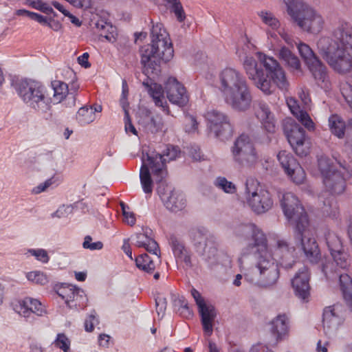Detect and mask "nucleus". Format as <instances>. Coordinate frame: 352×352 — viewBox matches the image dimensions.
Returning a JSON list of instances; mask_svg holds the SVG:
<instances>
[{
	"instance_id": "nucleus-1",
	"label": "nucleus",
	"mask_w": 352,
	"mask_h": 352,
	"mask_svg": "<svg viewBox=\"0 0 352 352\" xmlns=\"http://www.w3.org/2000/svg\"><path fill=\"white\" fill-rule=\"evenodd\" d=\"M319 53L329 67L339 74L352 71V27L339 21L331 37H322L318 43Z\"/></svg>"
},
{
	"instance_id": "nucleus-2",
	"label": "nucleus",
	"mask_w": 352,
	"mask_h": 352,
	"mask_svg": "<svg viewBox=\"0 0 352 352\" xmlns=\"http://www.w3.org/2000/svg\"><path fill=\"white\" fill-rule=\"evenodd\" d=\"M280 206L288 221L295 226L294 239L311 263H317L321 257L316 239L309 229L307 214L298 198L292 192H286L280 200Z\"/></svg>"
},
{
	"instance_id": "nucleus-3",
	"label": "nucleus",
	"mask_w": 352,
	"mask_h": 352,
	"mask_svg": "<svg viewBox=\"0 0 352 352\" xmlns=\"http://www.w3.org/2000/svg\"><path fill=\"white\" fill-rule=\"evenodd\" d=\"M151 43L140 49L142 72L146 76H157L162 61L167 62L173 56L172 43L163 25L157 23L151 30Z\"/></svg>"
},
{
	"instance_id": "nucleus-4",
	"label": "nucleus",
	"mask_w": 352,
	"mask_h": 352,
	"mask_svg": "<svg viewBox=\"0 0 352 352\" xmlns=\"http://www.w3.org/2000/svg\"><path fill=\"white\" fill-rule=\"evenodd\" d=\"M219 90L225 102L234 111L245 112L252 102L251 88L245 76L239 71L227 67L219 76Z\"/></svg>"
},
{
	"instance_id": "nucleus-5",
	"label": "nucleus",
	"mask_w": 352,
	"mask_h": 352,
	"mask_svg": "<svg viewBox=\"0 0 352 352\" xmlns=\"http://www.w3.org/2000/svg\"><path fill=\"white\" fill-rule=\"evenodd\" d=\"M16 91L23 102L35 112L52 117V98L47 88L41 82L31 80H23L16 82Z\"/></svg>"
},
{
	"instance_id": "nucleus-6",
	"label": "nucleus",
	"mask_w": 352,
	"mask_h": 352,
	"mask_svg": "<svg viewBox=\"0 0 352 352\" xmlns=\"http://www.w3.org/2000/svg\"><path fill=\"white\" fill-rule=\"evenodd\" d=\"M288 14L304 31L318 34L323 29L324 20L320 13L302 0H283Z\"/></svg>"
},
{
	"instance_id": "nucleus-7",
	"label": "nucleus",
	"mask_w": 352,
	"mask_h": 352,
	"mask_svg": "<svg viewBox=\"0 0 352 352\" xmlns=\"http://www.w3.org/2000/svg\"><path fill=\"white\" fill-rule=\"evenodd\" d=\"M337 163L342 170H336L330 160L324 157L318 160V167L323 177L325 188L331 195H340L346 188V181L352 177V169L345 160H338Z\"/></svg>"
},
{
	"instance_id": "nucleus-8",
	"label": "nucleus",
	"mask_w": 352,
	"mask_h": 352,
	"mask_svg": "<svg viewBox=\"0 0 352 352\" xmlns=\"http://www.w3.org/2000/svg\"><path fill=\"white\" fill-rule=\"evenodd\" d=\"M258 278L254 284L260 288L271 289L276 285L280 277L279 263L274 258L267 245L252 254Z\"/></svg>"
},
{
	"instance_id": "nucleus-9",
	"label": "nucleus",
	"mask_w": 352,
	"mask_h": 352,
	"mask_svg": "<svg viewBox=\"0 0 352 352\" xmlns=\"http://www.w3.org/2000/svg\"><path fill=\"white\" fill-rule=\"evenodd\" d=\"M190 239L195 252L212 269L219 263L218 241L206 228L199 227L190 231Z\"/></svg>"
},
{
	"instance_id": "nucleus-10",
	"label": "nucleus",
	"mask_w": 352,
	"mask_h": 352,
	"mask_svg": "<svg viewBox=\"0 0 352 352\" xmlns=\"http://www.w3.org/2000/svg\"><path fill=\"white\" fill-rule=\"evenodd\" d=\"M234 235L241 240L249 241L243 250L241 261L246 256L252 254L267 245L264 232L254 223H241L234 226Z\"/></svg>"
},
{
	"instance_id": "nucleus-11",
	"label": "nucleus",
	"mask_w": 352,
	"mask_h": 352,
	"mask_svg": "<svg viewBox=\"0 0 352 352\" xmlns=\"http://www.w3.org/2000/svg\"><path fill=\"white\" fill-rule=\"evenodd\" d=\"M244 193L249 206L258 214L267 212L273 206L270 192L253 179L246 180Z\"/></svg>"
},
{
	"instance_id": "nucleus-12",
	"label": "nucleus",
	"mask_w": 352,
	"mask_h": 352,
	"mask_svg": "<svg viewBox=\"0 0 352 352\" xmlns=\"http://www.w3.org/2000/svg\"><path fill=\"white\" fill-rule=\"evenodd\" d=\"M231 151L233 160L241 166H252L258 160L254 144L250 138L244 134L235 140Z\"/></svg>"
},
{
	"instance_id": "nucleus-13",
	"label": "nucleus",
	"mask_w": 352,
	"mask_h": 352,
	"mask_svg": "<svg viewBox=\"0 0 352 352\" xmlns=\"http://www.w3.org/2000/svg\"><path fill=\"white\" fill-rule=\"evenodd\" d=\"M205 118L210 133L216 138L224 141L232 136V126L229 118L224 113L212 109L206 112Z\"/></svg>"
},
{
	"instance_id": "nucleus-14",
	"label": "nucleus",
	"mask_w": 352,
	"mask_h": 352,
	"mask_svg": "<svg viewBox=\"0 0 352 352\" xmlns=\"http://www.w3.org/2000/svg\"><path fill=\"white\" fill-rule=\"evenodd\" d=\"M243 67L249 78L253 82L256 88L260 89L265 95L269 96L273 94V89L270 80L267 79L265 72L258 65L256 60L252 56H246Z\"/></svg>"
},
{
	"instance_id": "nucleus-15",
	"label": "nucleus",
	"mask_w": 352,
	"mask_h": 352,
	"mask_svg": "<svg viewBox=\"0 0 352 352\" xmlns=\"http://www.w3.org/2000/svg\"><path fill=\"white\" fill-rule=\"evenodd\" d=\"M287 140L294 152L299 156H305L307 148L305 146V131L294 120L287 121L283 126Z\"/></svg>"
},
{
	"instance_id": "nucleus-16",
	"label": "nucleus",
	"mask_w": 352,
	"mask_h": 352,
	"mask_svg": "<svg viewBox=\"0 0 352 352\" xmlns=\"http://www.w3.org/2000/svg\"><path fill=\"white\" fill-rule=\"evenodd\" d=\"M56 292L70 309L84 308L87 305L88 299L84 290L75 285L62 283L56 287Z\"/></svg>"
},
{
	"instance_id": "nucleus-17",
	"label": "nucleus",
	"mask_w": 352,
	"mask_h": 352,
	"mask_svg": "<svg viewBox=\"0 0 352 352\" xmlns=\"http://www.w3.org/2000/svg\"><path fill=\"white\" fill-rule=\"evenodd\" d=\"M277 158L286 174L297 184H302L305 179V172L292 154L286 151H281Z\"/></svg>"
},
{
	"instance_id": "nucleus-18",
	"label": "nucleus",
	"mask_w": 352,
	"mask_h": 352,
	"mask_svg": "<svg viewBox=\"0 0 352 352\" xmlns=\"http://www.w3.org/2000/svg\"><path fill=\"white\" fill-rule=\"evenodd\" d=\"M166 96L169 101L179 107L185 106L188 102L186 88L175 78L169 77L165 83Z\"/></svg>"
},
{
	"instance_id": "nucleus-19",
	"label": "nucleus",
	"mask_w": 352,
	"mask_h": 352,
	"mask_svg": "<svg viewBox=\"0 0 352 352\" xmlns=\"http://www.w3.org/2000/svg\"><path fill=\"white\" fill-rule=\"evenodd\" d=\"M145 163L148 169L151 170L157 182H160L167 174L166 163L164 156L161 153L153 151L146 153V159L142 158V164Z\"/></svg>"
},
{
	"instance_id": "nucleus-20",
	"label": "nucleus",
	"mask_w": 352,
	"mask_h": 352,
	"mask_svg": "<svg viewBox=\"0 0 352 352\" xmlns=\"http://www.w3.org/2000/svg\"><path fill=\"white\" fill-rule=\"evenodd\" d=\"M341 306L333 305L326 307L323 311V329L327 336H331L342 322Z\"/></svg>"
},
{
	"instance_id": "nucleus-21",
	"label": "nucleus",
	"mask_w": 352,
	"mask_h": 352,
	"mask_svg": "<svg viewBox=\"0 0 352 352\" xmlns=\"http://www.w3.org/2000/svg\"><path fill=\"white\" fill-rule=\"evenodd\" d=\"M309 272L308 268L302 265L292 280V285L296 295L302 300H306L309 296Z\"/></svg>"
},
{
	"instance_id": "nucleus-22",
	"label": "nucleus",
	"mask_w": 352,
	"mask_h": 352,
	"mask_svg": "<svg viewBox=\"0 0 352 352\" xmlns=\"http://www.w3.org/2000/svg\"><path fill=\"white\" fill-rule=\"evenodd\" d=\"M294 247L291 246L287 240L284 239L277 240L275 254L279 257L278 263L283 268L288 270L296 264L294 255Z\"/></svg>"
},
{
	"instance_id": "nucleus-23",
	"label": "nucleus",
	"mask_w": 352,
	"mask_h": 352,
	"mask_svg": "<svg viewBox=\"0 0 352 352\" xmlns=\"http://www.w3.org/2000/svg\"><path fill=\"white\" fill-rule=\"evenodd\" d=\"M329 264H323L321 270L327 278H339L340 289L346 302L352 308V278L347 274L335 272L333 276L329 274Z\"/></svg>"
},
{
	"instance_id": "nucleus-24",
	"label": "nucleus",
	"mask_w": 352,
	"mask_h": 352,
	"mask_svg": "<svg viewBox=\"0 0 352 352\" xmlns=\"http://www.w3.org/2000/svg\"><path fill=\"white\" fill-rule=\"evenodd\" d=\"M310 73L311 74L316 83L320 88L327 90L329 88L331 82L329 79V71L327 66L318 59L307 65Z\"/></svg>"
},
{
	"instance_id": "nucleus-25",
	"label": "nucleus",
	"mask_w": 352,
	"mask_h": 352,
	"mask_svg": "<svg viewBox=\"0 0 352 352\" xmlns=\"http://www.w3.org/2000/svg\"><path fill=\"white\" fill-rule=\"evenodd\" d=\"M15 310L19 315L25 318H28L31 314H35L38 316L46 314L45 308L41 302L30 297H26L19 300L18 305H16Z\"/></svg>"
},
{
	"instance_id": "nucleus-26",
	"label": "nucleus",
	"mask_w": 352,
	"mask_h": 352,
	"mask_svg": "<svg viewBox=\"0 0 352 352\" xmlns=\"http://www.w3.org/2000/svg\"><path fill=\"white\" fill-rule=\"evenodd\" d=\"M255 114L263 129L269 133H275L276 126L274 115L265 102L263 101L258 102Z\"/></svg>"
},
{
	"instance_id": "nucleus-27",
	"label": "nucleus",
	"mask_w": 352,
	"mask_h": 352,
	"mask_svg": "<svg viewBox=\"0 0 352 352\" xmlns=\"http://www.w3.org/2000/svg\"><path fill=\"white\" fill-rule=\"evenodd\" d=\"M152 230L146 228L143 233H138L134 236L135 245L139 248H144L146 251L155 256L160 262V251L158 243L152 238Z\"/></svg>"
},
{
	"instance_id": "nucleus-28",
	"label": "nucleus",
	"mask_w": 352,
	"mask_h": 352,
	"mask_svg": "<svg viewBox=\"0 0 352 352\" xmlns=\"http://www.w3.org/2000/svg\"><path fill=\"white\" fill-rule=\"evenodd\" d=\"M271 332L277 342L287 339L289 333V318L285 314H279L271 322Z\"/></svg>"
},
{
	"instance_id": "nucleus-29",
	"label": "nucleus",
	"mask_w": 352,
	"mask_h": 352,
	"mask_svg": "<svg viewBox=\"0 0 352 352\" xmlns=\"http://www.w3.org/2000/svg\"><path fill=\"white\" fill-rule=\"evenodd\" d=\"M139 124L146 131L151 133H156L161 131L163 127V121L159 114H155L149 109H144L142 116L139 120Z\"/></svg>"
},
{
	"instance_id": "nucleus-30",
	"label": "nucleus",
	"mask_w": 352,
	"mask_h": 352,
	"mask_svg": "<svg viewBox=\"0 0 352 352\" xmlns=\"http://www.w3.org/2000/svg\"><path fill=\"white\" fill-rule=\"evenodd\" d=\"M169 243L175 258L183 261L188 267H192L191 254L184 243L175 236L170 237Z\"/></svg>"
},
{
	"instance_id": "nucleus-31",
	"label": "nucleus",
	"mask_w": 352,
	"mask_h": 352,
	"mask_svg": "<svg viewBox=\"0 0 352 352\" xmlns=\"http://www.w3.org/2000/svg\"><path fill=\"white\" fill-rule=\"evenodd\" d=\"M204 334L210 336L213 331V322L217 314L213 306H206L199 309Z\"/></svg>"
},
{
	"instance_id": "nucleus-32",
	"label": "nucleus",
	"mask_w": 352,
	"mask_h": 352,
	"mask_svg": "<svg viewBox=\"0 0 352 352\" xmlns=\"http://www.w3.org/2000/svg\"><path fill=\"white\" fill-rule=\"evenodd\" d=\"M161 198L166 208L174 212L182 210L186 206L184 195L175 190L171 191L168 196L163 195Z\"/></svg>"
},
{
	"instance_id": "nucleus-33",
	"label": "nucleus",
	"mask_w": 352,
	"mask_h": 352,
	"mask_svg": "<svg viewBox=\"0 0 352 352\" xmlns=\"http://www.w3.org/2000/svg\"><path fill=\"white\" fill-rule=\"evenodd\" d=\"M143 85L148 87V91L150 95L154 100L156 106L162 109L166 114H169V109L166 101L164 97V89L161 85L157 83H153L151 85L148 82H143Z\"/></svg>"
},
{
	"instance_id": "nucleus-34",
	"label": "nucleus",
	"mask_w": 352,
	"mask_h": 352,
	"mask_svg": "<svg viewBox=\"0 0 352 352\" xmlns=\"http://www.w3.org/2000/svg\"><path fill=\"white\" fill-rule=\"evenodd\" d=\"M329 127L332 134L342 139L344 136L345 129H347V124L340 116L334 114L329 118Z\"/></svg>"
},
{
	"instance_id": "nucleus-35",
	"label": "nucleus",
	"mask_w": 352,
	"mask_h": 352,
	"mask_svg": "<svg viewBox=\"0 0 352 352\" xmlns=\"http://www.w3.org/2000/svg\"><path fill=\"white\" fill-rule=\"evenodd\" d=\"M268 80H270L273 92L274 91L275 88L272 83L283 92L287 91L289 89V83L286 77L285 72L283 67L276 70V72L268 76Z\"/></svg>"
},
{
	"instance_id": "nucleus-36",
	"label": "nucleus",
	"mask_w": 352,
	"mask_h": 352,
	"mask_svg": "<svg viewBox=\"0 0 352 352\" xmlns=\"http://www.w3.org/2000/svg\"><path fill=\"white\" fill-rule=\"evenodd\" d=\"M279 58L285 63L290 69L300 72L301 65L298 58L287 47H283L280 50Z\"/></svg>"
},
{
	"instance_id": "nucleus-37",
	"label": "nucleus",
	"mask_w": 352,
	"mask_h": 352,
	"mask_svg": "<svg viewBox=\"0 0 352 352\" xmlns=\"http://www.w3.org/2000/svg\"><path fill=\"white\" fill-rule=\"evenodd\" d=\"M258 58L261 67H263L265 69L266 74L265 73V76L267 79H268V76L282 67L280 63L273 57L259 54Z\"/></svg>"
},
{
	"instance_id": "nucleus-38",
	"label": "nucleus",
	"mask_w": 352,
	"mask_h": 352,
	"mask_svg": "<svg viewBox=\"0 0 352 352\" xmlns=\"http://www.w3.org/2000/svg\"><path fill=\"white\" fill-rule=\"evenodd\" d=\"M324 237L330 254L342 249V241L335 232L327 230L324 234Z\"/></svg>"
},
{
	"instance_id": "nucleus-39",
	"label": "nucleus",
	"mask_w": 352,
	"mask_h": 352,
	"mask_svg": "<svg viewBox=\"0 0 352 352\" xmlns=\"http://www.w3.org/2000/svg\"><path fill=\"white\" fill-rule=\"evenodd\" d=\"M53 89L52 103L60 102L68 93L67 85L59 80H55L52 82Z\"/></svg>"
},
{
	"instance_id": "nucleus-40",
	"label": "nucleus",
	"mask_w": 352,
	"mask_h": 352,
	"mask_svg": "<svg viewBox=\"0 0 352 352\" xmlns=\"http://www.w3.org/2000/svg\"><path fill=\"white\" fill-rule=\"evenodd\" d=\"M140 182L144 192L150 194L153 190V181L148 166L144 162L140 171Z\"/></svg>"
},
{
	"instance_id": "nucleus-41",
	"label": "nucleus",
	"mask_w": 352,
	"mask_h": 352,
	"mask_svg": "<svg viewBox=\"0 0 352 352\" xmlns=\"http://www.w3.org/2000/svg\"><path fill=\"white\" fill-rule=\"evenodd\" d=\"M135 261L137 267L146 273L151 274L155 269V261L147 254L140 255Z\"/></svg>"
},
{
	"instance_id": "nucleus-42",
	"label": "nucleus",
	"mask_w": 352,
	"mask_h": 352,
	"mask_svg": "<svg viewBox=\"0 0 352 352\" xmlns=\"http://www.w3.org/2000/svg\"><path fill=\"white\" fill-rule=\"evenodd\" d=\"M78 122L82 124H87L96 119V114L92 107H83L79 109L76 116Z\"/></svg>"
},
{
	"instance_id": "nucleus-43",
	"label": "nucleus",
	"mask_w": 352,
	"mask_h": 352,
	"mask_svg": "<svg viewBox=\"0 0 352 352\" xmlns=\"http://www.w3.org/2000/svg\"><path fill=\"white\" fill-rule=\"evenodd\" d=\"M297 48L306 65L318 58L311 48L304 43H299Z\"/></svg>"
},
{
	"instance_id": "nucleus-44",
	"label": "nucleus",
	"mask_w": 352,
	"mask_h": 352,
	"mask_svg": "<svg viewBox=\"0 0 352 352\" xmlns=\"http://www.w3.org/2000/svg\"><path fill=\"white\" fill-rule=\"evenodd\" d=\"M214 185L228 194H234L236 192V186L232 182L228 181L225 177H217L214 181Z\"/></svg>"
},
{
	"instance_id": "nucleus-45",
	"label": "nucleus",
	"mask_w": 352,
	"mask_h": 352,
	"mask_svg": "<svg viewBox=\"0 0 352 352\" xmlns=\"http://www.w3.org/2000/svg\"><path fill=\"white\" fill-rule=\"evenodd\" d=\"M331 255L336 265L340 268L344 270L349 266V255L343 248L338 252H332Z\"/></svg>"
},
{
	"instance_id": "nucleus-46",
	"label": "nucleus",
	"mask_w": 352,
	"mask_h": 352,
	"mask_svg": "<svg viewBox=\"0 0 352 352\" xmlns=\"http://www.w3.org/2000/svg\"><path fill=\"white\" fill-rule=\"evenodd\" d=\"M16 14L18 16H26L43 25H50V23L52 21L50 18H47L39 14L30 12L24 9L17 10L16 11Z\"/></svg>"
},
{
	"instance_id": "nucleus-47",
	"label": "nucleus",
	"mask_w": 352,
	"mask_h": 352,
	"mask_svg": "<svg viewBox=\"0 0 352 352\" xmlns=\"http://www.w3.org/2000/svg\"><path fill=\"white\" fill-rule=\"evenodd\" d=\"M262 21L272 30H278L280 27L279 21L270 12L261 11L258 13Z\"/></svg>"
},
{
	"instance_id": "nucleus-48",
	"label": "nucleus",
	"mask_w": 352,
	"mask_h": 352,
	"mask_svg": "<svg viewBox=\"0 0 352 352\" xmlns=\"http://www.w3.org/2000/svg\"><path fill=\"white\" fill-rule=\"evenodd\" d=\"M78 204L60 206L58 209L53 212L51 216L52 218L56 217L58 219L65 218L68 217L73 212V210L75 207H77Z\"/></svg>"
},
{
	"instance_id": "nucleus-49",
	"label": "nucleus",
	"mask_w": 352,
	"mask_h": 352,
	"mask_svg": "<svg viewBox=\"0 0 352 352\" xmlns=\"http://www.w3.org/2000/svg\"><path fill=\"white\" fill-rule=\"evenodd\" d=\"M322 211L324 214L333 218H336L338 214V208L333 199H327V201H324V207L322 208Z\"/></svg>"
},
{
	"instance_id": "nucleus-50",
	"label": "nucleus",
	"mask_w": 352,
	"mask_h": 352,
	"mask_svg": "<svg viewBox=\"0 0 352 352\" xmlns=\"http://www.w3.org/2000/svg\"><path fill=\"white\" fill-rule=\"evenodd\" d=\"M179 153L180 151L177 146L168 145L166 148L161 154L164 156L166 163H168L175 160L178 157Z\"/></svg>"
},
{
	"instance_id": "nucleus-51",
	"label": "nucleus",
	"mask_w": 352,
	"mask_h": 352,
	"mask_svg": "<svg viewBox=\"0 0 352 352\" xmlns=\"http://www.w3.org/2000/svg\"><path fill=\"white\" fill-rule=\"evenodd\" d=\"M156 311L160 318H162L165 314L167 306V300L165 297L158 295L155 299Z\"/></svg>"
},
{
	"instance_id": "nucleus-52",
	"label": "nucleus",
	"mask_w": 352,
	"mask_h": 352,
	"mask_svg": "<svg viewBox=\"0 0 352 352\" xmlns=\"http://www.w3.org/2000/svg\"><path fill=\"white\" fill-rule=\"evenodd\" d=\"M28 253H30L32 256H34L36 260L43 263H47L50 261L47 252L44 249H29Z\"/></svg>"
},
{
	"instance_id": "nucleus-53",
	"label": "nucleus",
	"mask_w": 352,
	"mask_h": 352,
	"mask_svg": "<svg viewBox=\"0 0 352 352\" xmlns=\"http://www.w3.org/2000/svg\"><path fill=\"white\" fill-rule=\"evenodd\" d=\"M27 278L29 280L40 285H45L47 283L46 275L41 272H31L28 274Z\"/></svg>"
},
{
	"instance_id": "nucleus-54",
	"label": "nucleus",
	"mask_w": 352,
	"mask_h": 352,
	"mask_svg": "<svg viewBox=\"0 0 352 352\" xmlns=\"http://www.w3.org/2000/svg\"><path fill=\"white\" fill-rule=\"evenodd\" d=\"M82 247L91 251L100 250L103 248V243L101 241L92 242V237L89 235L85 236L82 243Z\"/></svg>"
},
{
	"instance_id": "nucleus-55",
	"label": "nucleus",
	"mask_w": 352,
	"mask_h": 352,
	"mask_svg": "<svg viewBox=\"0 0 352 352\" xmlns=\"http://www.w3.org/2000/svg\"><path fill=\"white\" fill-rule=\"evenodd\" d=\"M54 344L57 347L61 349L63 352L69 351L70 342L65 334L58 333L54 341Z\"/></svg>"
},
{
	"instance_id": "nucleus-56",
	"label": "nucleus",
	"mask_w": 352,
	"mask_h": 352,
	"mask_svg": "<svg viewBox=\"0 0 352 352\" xmlns=\"http://www.w3.org/2000/svg\"><path fill=\"white\" fill-rule=\"evenodd\" d=\"M27 5L46 14H51L54 12L53 9L47 4L43 3L41 0H29Z\"/></svg>"
},
{
	"instance_id": "nucleus-57",
	"label": "nucleus",
	"mask_w": 352,
	"mask_h": 352,
	"mask_svg": "<svg viewBox=\"0 0 352 352\" xmlns=\"http://www.w3.org/2000/svg\"><path fill=\"white\" fill-rule=\"evenodd\" d=\"M76 8L82 10H88L91 7V0H65Z\"/></svg>"
},
{
	"instance_id": "nucleus-58",
	"label": "nucleus",
	"mask_w": 352,
	"mask_h": 352,
	"mask_svg": "<svg viewBox=\"0 0 352 352\" xmlns=\"http://www.w3.org/2000/svg\"><path fill=\"white\" fill-rule=\"evenodd\" d=\"M124 128L126 133H131L135 135H138V131L131 122L129 112L125 111L124 113Z\"/></svg>"
},
{
	"instance_id": "nucleus-59",
	"label": "nucleus",
	"mask_w": 352,
	"mask_h": 352,
	"mask_svg": "<svg viewBox=\"0 0 352 352\" xmlns=\"http://www.w3.org/2000/svg\"><path fill=\"white\" fill-rule=\"evenodd\" d=\"M171 299L174 310L176 312H177V311H179V309L182 307L184 306V305L187 302L184 296H179L175 294L172 295Z\"/></svg>"
},
{
	"instance_id": "nucleus-60",
	"label": "nucleus",
	"mask_w": 352,
	"mask_h": 352,
	"mask_svg": "<svg viewBox=\"0 0 352 352\" xmlns=\"http://www.w3.org/2000/svg\"><path fill=\"white\" fill-rule=\"evenodd\" d=\"M191 295L195 299L196 304L199 308V309L204 308L208 306L204 301V299L202 298L201 294L195 288L191 289Z\"/></svg>"
},
{
	"instance_id": "nucleus-61",
	"label": "nucleus",
	"mask_w": 352,
	"mask_h": 352,
	"mask_svg": "<svg viewBox=\"0 0 352 352\" xmlns=\"http://www.w3.org/2000/svg\"><path fill=\"white\" fill-rule=\"evenodd\" d=\"M172 10L175 13L177 20L180 22L183 21L185 19V14L183 8L179 2L173 3L172 6Z\"/></svg>"
},
{
	"instance_id": "nucleus-62",
	"label": "nucleus",
	"mask_w": 352,
	"mask_h": 352,
	"mask_svg": "<svg viewBox=\"0 0 352 352\" xmlns=\"http://www.w3.org/2000/svg\"><path fill=\"white\" fill-rule=\"evenodd\" d=\"M98 322L96 318V313L95 311H92L88 318L85 322V329L87 332H91L94 330V321Z\"/></svg>"
},
{
	"instance_id": "nucleus-63",
	"label": "nucleus",
	"mask_w": 352,
	"mask_h": 352,
	"mask_svg": "<svg viewBox=\"0 0 352 352\" xmlns=\"http://www.w3.org/2000/svg\"><path fill=\"white\" fill-rule=\"evenodd\" d=\"M186 120L190 124V126H188L187 124L186 125V131L188 133L194 132L197 129L198 123L195 119V118L192 116H187L186 117Z\"/></svg>"
},
{
	"instance_id": "nucleus-64",
	"label": "nucleus",
	"mask_w": 352,
	"mask_h": 352,
	"mask_svg": "<svg viewBox=\"0 0 352 352\" xmlns=\"http://www.w3.org/2000/svg\"><path fill=\"white\" fill-rule=\"evenodd\" d=\"M300 122L308 130H313L314 129V124L307 113H302L300 115Z\"/></svg>"
}]
</instances>
